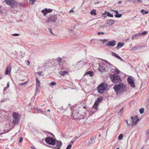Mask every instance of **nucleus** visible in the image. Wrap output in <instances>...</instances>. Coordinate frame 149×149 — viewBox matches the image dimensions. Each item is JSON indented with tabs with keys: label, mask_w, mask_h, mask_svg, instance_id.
<instances>
[{
	"label": "nucleus",
	"mask_w": 149,
	"mask_h": 149,
	"mask_svg": "<svg viewBox=\"0 0 149 149\" xmlns=\"http://www.w3.org/2000/svg\"><path fill=\"white\" fill-rule=\"evenodd\" d=\"M100 41H103V42L102 43V44H104V42H107V40L106 39H104V40H103V39H101V40H100Z\"/></svg>",
	"instance_id": "nucleus-41"
},
{
	"label": "nucleus",
	"mask_w": 149,
	"mask_h": 149,
	"mask_svg": "<svg viewBox=\"0 0 149 149\" xmlns=\"http://www.w3.org/2000/svg\"><path fill=\"white\" fill-rule=\"evenodd\" d=\"M107 86V84L105 85L103 83L100 84L97 88L98 92L100 94L103 93L106 90Z\"/></svg>",
	"instance_id": "nucleus-6"
},
{
	"label": "nucleus",
	"mask_w": 149,
	"mask_h": 149,
	"mask_svg": "<svg viewBox=\"0 0 149 149\" xmlns=\"http://www.w3.org/2000/svg\"><path fill=\"white\" fill-rule=\"evenodd\" d=\"M19 34L18 33H14L12 34V36H19Z\"/></svg>",
	"instance_id": "nucleus-44"
},
{
	"label": "nucleus",
	"mask_w": 149,
	"mask_h": 149,
	"mask_svg": "<svg viewBox=\"0 0 149 149\" xmlns=\"http://www.w3.org/2000/svg\"><path fill=\"white\" fill-rule=\"evenodd\" d=\"M131 119L132 120V126L135 125L139 121V119L138 118V116L136 115L135 117H131Z\"/></svg>",
	"instance_id": "nucleus-11"
},
{
	"label": "nucleus",
	"mask_w": 149,
	"mask_h": 149,
	"mask_svg": "<svg viewBox=\"0 0 149 149\" xmlns=\"http://www.w3.org/2000/svg\"><path fill=\"white\" fill-rule=\"evenodd\" d=\"M121 16L122 14H119L118 12L116 13V15H115V16L117 18L120 17Z\"/></svg>",
	"instance_id": "nucleus-26"
},
{
	"label": "nucleus",
	"mask_w": 149,
	"mask_h": 149,
	"mask_svg": "<svg viewBox=\"0 0 149 149\" xmlns=\"http://www.w3.org/2000/svg\"><path fill=\"white\" fill-rule=\"evenodd\" d=\"M112 56L116 57L118 59L120 60L121 61H123V60L119 56L113 52H112Z\"/></svg>",
	"instance_id": "nucleus-18"
},
{
	"label": "nucleus",
	"mask_w": 149,
	"mask_h": 149,
	"mask_svg": "<svg viewBox=\"0 0 149 149\" xmlns=\"http://www.w3.org/2000/svg\"><path fill=\"white\" fill-rule=\"evenodd\" d=\"M146 135L147 137V139H148L149 137V129L146 130Z\"/></svg>",
	"instance_id": "nucleus-31"
},
{
	"label": "nucleus",
	"mask_w": 149,
	"mask_h": 149,
	"mask_svg": "<svg viewBox=\"0 0 149 149\" xmlns=\"http://www.w3.org/2000/svg\"><path fill=\"white\" fill-rule=\"evenodd\" d=\"M80 136V135L79 136H78V137H77V136H76L75 137V139L76 138H78Z\"/></svg>",
	"instance_id": "nucleus-62"
},
{
	"label": "nucleus",
	"mask_w": 149,
	"mask_h": 149,
	"mask_svg": "<svg viewBox=\"0 0 149 149\" xmlns=\"http://www.w3.org/2000/svg\"><path fill=\"white\" fill-rule=\"evenodd\" d=\"M7 88H5L3 90V91H5L6 90V89Z\"/></svg>",
	"instance_id": "nucleus-60"
},
{
	"label": "nucleus",
	"mask_w": 149,
	"mask_h": 149,
	"mask_svg": "<svg viewBox=\"0 0 149 149\" xmlns=\"http://www.w3.org/2000/svg\"><path fill=\"white\" fill-rule=\"evenodd\" d=\"M109 78L115 84L119 83L122 81L120 77L115 74H110Z\"/></svg>",
	"instance_id": "nucleus-2"
},
{
	"label": "nucleus",
	"mask_w": 149,
	"mask_h": 149,
	"mask_svg": "<svg viewBox=\"0 0 149 149\" xmlns=\"http://www.w3.org/2000/svg\"><path fill=\"white\" fill-rule=\"evenodd\" d=\"M116 73L118 74H119L120 71L117 68H116L115 69Z\"/></svg>",
	"instance_id": "nucleus-35"
},
{
	"label": "nucleus",
	"mask_w": 149,
	"mask_h": 149,
	"mask_svg": "<svg viewBox=\"0 0 149 149\" xmlns=\"http://www.w3.org/2000/svg\"><path fill=\"white\" fill-rule=\"evenodd\" d=\"M140 36L141 33H140L135 34L132 36V40H133L135 39H137Z\"/></svg>",
	"instance_id": "nucleus-17"
},
{
	"label": "nucleus",
	"mask_w": 149,
	"mask_h": 149,
	"mask_svg": "<svg viewBox=\"0 0 149 149\" xmlns=\"http://www.w3.org/2000/svg\"><path fill=\"white\" fill-rule=\"evenodd\" d=\"M22 140H23L22 138V137H20V139L19 140V143H21L22 141Z\"/></svg>",
	"instance_id": "nucleus-48"
},
{
	"label": "nucleus",
	"mask_w": 149,
	"mask_h": 149,
	"mask_svg": "<svg viewBox=\"0 0 149 149\" xmlns=\"http://www.w3.org/2000/svg\"><path fill=\"white\" fill-rule=\"evenodd\" d=\"M123 137V135L122 134H120L118 137V139L119 140H121Z\"/></svg>",
	"instance_id": "nucleus-32"
},
{
	"label": "nucleus",
	"mask_w": 149,
	"mask_h": 149,
	"mask_svg": "<svg viewBox=\"0 0 149 149\" xmlns=\"http://www.w3.org/2000/svg\"><path fill=\"white\" fill-rule=\"evenodd\" d=\"M36 1V0H29V3L31 5H33Z\"/></svg>",
	"instance_id": "nucleus-24"
},
{
	"label": "nucleus",
	"mask_w": 149,
	"mask_h": 149,
	"mask_svg": "<svg viewBox=\"0 0 149 149\" xmlns=\"http://www.w3.org/2000/svg\"><path fill=\"white\" fill-rule=\"evenodd\" d=\"M106 65L104 63H102L99 65V68L98 69L99 70L102 72L105 71L107 67V66L110 67L111 65V64L109 63L107 61H105Z\"/></svg>",
	"instance_id": "nucleus-5"
},
{
	"label": "nucleus",
	"mask_w": 149,
	"mask_h": 149,
	"mask_svg": "<svg viewBox=\"0 0 149 149\" xmlns=\"http://www.w3.org/2000/svg\"><path fill=\"white\" fill-rule=\"evenodd\" d=\"M82 62L81 61H79L77 62V63L76 64V65H78L79 64H82Z\"/></svg>",
	"instance_id": "nucleus-45"
},
{
	"label": "nucleus",
	"mask_w": 149,
	"mask_h": 149,
	"mask_svg": "<svg viewBox=\"0 0 149 149\" xmlns=\"http://www.w3.org/2000/svg\"><path fill=\"white\" fill-rule=\"evenodd\" d=\"M45 140L46 143L49 145L54 146L56 144V140L50 136L45 138Z\"/></svg>",
	"instance_id": "nucleus-7"
},
{
	"label": "nucleus",
	"mask_w": 149,
	"mask_h": 149,
	"mask_svg": "<svg viewBox=\"0 0 149 149\" xmlns=\"http://www.w3.org/2000/svg\"><path fill=\"white\" fill-rule=\"evenodd\" d=\"M26 82H27V81L23 82V83H21L19 85H24L26 83Z\"/></svg>",
	"instance_id": "nucleus-49"
},
{
	"label": "nucleus",
	"mask_w": 149,
	"mask_h": 149,
	"mask_svg": "<svg viewBox=\"0 0 149 149\" xmlns=\"http://www.w3.org/2000/svg\"><path fill=\"white\" fill-rule=\"evenodd\" d=\"M89 74L91 77L93 76L94 75V73L93 71H90L86 72L84 74V75Z\"/></svg>",
	"instance_id": "nucleus-19"
},
{
	"label": "nucleus",
	"mask_w": 149,
	"mask_h": 149,
	"mask_svg": "<svg viewBox=\"0 0 149 149\" xmlns=\"http://www.w3.org/2000/svg\"><path fill=\"white\" fill-rule=\"evenodd\" d=\"M96 137L93 136L90 139H88L84 141V143L86 146H89L91 144H93L95 142V139Z\"/></svg>",
	"instance_id": "nucleus-8"
},
{
	"label": "nucleus",
	"mask_w": 149,
	"mask_h": 149,
	"mask_svg": "<svg viewBox=\"0 0 149 149\" xmlns=\"http://www.w3.org/2000/svg\"><path fill=\"white\" fill-rule=\"evenodd\" d=\"M142 47L141 46H139L138 47H134L132 48V50H133L134 49H140Z\"/></svg>",
	"instance_id": "nucleus-37"
},
{
	"label": "nucleus",
	"mask_w": 149,
	"mask_h": 149,
	"mask_svg": "<svg viewBox=\"0 0 149 149\" xmlns=\"http://www.w3.org/2000/svg\"><path fill=\"white\" fill-rule=\"evenodd\" d=\"M83 108H84V109H86V106H84V107H83Z\"/></svg>",
	"instance_id": "nucleus-64"
},
{
	"label": "nucleus",
	"mask_w": 149,
	"mask_h": 149,
	"mask_svg": "<svg viewBox=\"0 0 149 149\" xmlns=\"http://www.w3.org/2000/svg\"><path fill=\"white\" fill-rule=\"evenodd\" d=\"M100 34H104V33L103 32H101V33L99 32L98 33V35H100Z\"/></svg>",
	"instance_id": "nucleus-52"
},
{
	"label": "nucleus",
	"mask_w": 149,
	"mask_h": 149,
	"mask_svg": "<svg viewBox=\"0 0 149 149\" xmlns=\"http://www.w3.org/2000/svg\"><path fill=\"white\" fill-rule=\"evenodd\" d=\"M56 83L55 82L53 81L51 82L49 84V86H52L56 85Z\"/></svg>",
	"instance_id": "nucleus-34"
},
{
	"label": "nucleus",
	"mask_w": 149,
	"mask_h": 149,
	"mask_svg": "<svg viewBox=\"0 0 149 149\" xmlns=\"http://www.w3.org/2000/svg\"><path fill=\"white\" fill-rule=\"evenodd\" d=\"M148 33V32L147 31H144L142 33H141V35H146Z\"/></svg>",
	"instance_id": "nucleus-38"
},
{
	"label": "nucleus",
	"mask_w": 149,
	"mask_h": 149,
	"mask_svg": "<svg viewBox=\"0 0 149 149\" xmlns=\"http://www.w3.org/2000/svg\"><path fill=\"white\" fill-rule=\"evenodd\" d=\"M144 109L143 108H142L139 109V112L141 114H142L144 112Z\"/></svg>",
	"instance_id": "nucleus-33"
},
{
	"label": "nucleus",
	"mask_w": 149,
	"mask_h": 149,
	"mask_svg": "<svg viewBox=\"0 0 149 149\" xmlns=\"http://www.w3.org/2000/svg\"><path fill=\"white\" fill-rule=\"evenodd\" d=\"M106 14L109 17H113V15L111 14L108 11H105L103 14H102V15Z\"/></svg>",
	"instance_id": "nucleus-21"
},
{
	"label": "nucleus",
	"mask_w": 149,
	"mask_h": 149,
	"mask_svg": "<svg viewBox=\"0 0 149 149\" xmlns=\"http://www.w3.org/2000/svg\"><path fill=\"white\" fill-rule=\"evenodd\" d=\"M90 13L91 15H96V11L94 10H93L91 11Z\"/></svg>",
	"instance_id": "nucleus-28"
},
{
	"label": "nucleus",
	"mask_w": 149,
	"mask_h": 149,
	"mask_svg": "<svg viewBox=\"0 0 149 149\" xmlns=\"http://www.w3.org/2000/svg\"><path fill=\"white\" fill-rule=\"evenodd\" d=\"M46 10L47 11V13H49L51 12H52V10L50 9H47V8H46Z\"/></svg>",
	"instance_id": "nucleus-43"
},
{
	"label": "nucleus",
	"mask_w": 149,
	"mask_h": 149,
	"mask_svg": "<svg viewBox=\"0 0 149 149\" xmlns=\"http://www.w3.org/2000/svg\"><path fill=\"white\" fill-rule=\"evenodd\" d=\"M57 16L56 15L49 14L48 17L46 21L47 23H55L57 20Z\"/></svg>",
	"instance_id": "nucleus-4"
},
{
	"label": "nucleus",
	"mask_w": 149,
	"mask_h": 149,
	"mask_svg": "<svg viewBox=\"0 0 149 149\" xmlns=\"http://www.w3.org/2000/svg\"><path fill=\"white\" fill-rule=\"evenodd\" d=\"M37 73L39 76H42L43 75V74L42 73V72H37Z\"/></svg>",
	"instance_id": "nucleus-40"
},
{
	"label": "nucleus",
	"mask_w": 149,
	"mask_h": 149,
	"mask_svg": "<svg viewBox=\"0 0 149 149\" xmlns=\"http://www.w3.org/2000/svg\"><path fill=\"white\" fill-rule=\"evenodd\" d=\"M11 69L10 65L7 66L5 74L6 75H9L10 74Z\"/></svg>",
	"instance_id": "nucleus-14"
},
{
	"label": "nucleus",
	"mask_w": 149,
	"mask_h": 149,
	"mask_svg": "<svg viewBox=\"0 0 149 149\" xmlns=\"http://www.w3.org/2000/svg\"><path fill=\"white\" fill-rule=\"evenodd\" d=\"M125 122H126V123H127V126H130V124H129L128 123V121L127 120H125Z\"/></svg>",
	"instance_id": "nucleus-47"
},
{
	"label": "nucleus",
	"mask_w": 149,
	"mask_h": 149,
	"mask_svg": "<svg viewBox=\"0 0 149 149\" xmlns=\"http://www.w3.org/2000/svg\"><path fill=\"white\" fill-rule=\"evenodd\" d=\"M72 111V114H71V117H74V113H73V111Z\"/></svg>",
	"instance_id": "nucleus-53"
},
{
	"label": "nucleus",
	"mask_w": 149,
	"mask_h": 149,
	"mask_svg": "<svg viewBox=\"0 0 149 149\" xmlns=\"http://www.w3.org/2000/svg\"><path fill=\"white\" fill-rule=\"evenodd\" d=\"M49 30L51 33H52L53 34H54L53 33L52 29H51L49 28Z\"/></svg>",
	"instance_id": "nucleus-50"
},
{
	"label": "nucleus",
	"mask_w": 149,
	"mask_h": 149,
	"mask_svg": "<svg viewBox=\"0 0 149 149\" xmlns=\"http://www.w3.org/2000/svg\"><path fill=\"white\" fill-rule=\"evenodd\" d=\"M124 109V107H123L121 109L119 110V111L118 112V115H119L120 116H121L123 112V110Z\"/></svg>",
	"instance_id": "nucleus-23"
},
{
	"label": "nucleus",
	"mask_w": 149,
	"mask_h": 149,
	"mask_svg": "<svg viewBox=\"0 0 149 149\" xmlns=\"http://www.w3.org/2000/svg\"><path fill=\"white\" fill-rule=\"evenodd\" d=\"M113 12L116 13L118 12V11L117 10H114V11H113Z\"/></svg>",
	"instance_id": "nucleus-56"
},
{
	"label": "nucleus",
	"mask_w": 149,
	"mask_h": 149,
	"mask_svg": "<svg viewBox=\"0 0 149 149\" xmlns=\"http://www.w3.org/2000/svg\"><path fill=\"white\" fill-rule=\"evenodd\" d=\"M116 44V41L113 40L111 41H109L105 44V45L107 47H113L115 46Z\"/></svg>",
	"instance_id": "nucleus-12"
},
{
	"label": "nucleus",
	"mask_w": 149,
	"mask_h": 149,
	"mask_svg": "<svg viewBox=\"0 0 149 149\" xmlns=\"http://www.w3.org/2000/svg\"><path fill=\"white\" fill-rule=\"evenodd\" d=\"M27 62L29 63V64H28V65H29V61H27Z\"/></svg>",
	"instance_id": "nucleus-63"
},
{
	"label": "nucleus",
	"mask_w": 149,
	"mask_h": 149,
	"mask_svg": "<svg viewBox=\"0 0 149 149\" xmlns=\"http://www.w3.org/2000/svg\"><path fill=\"white\" fill-rule=\"evenodd\" d=\"M137 1H139L140 2H142V0H137Z\"/></svg>",
	"instance_id": "nucleus-57"
},
{
	"label": "nucleus",
	"mask_w": 149,
	"mask_h": 149,
	"mask_svg": "<svg viewBox=\"0 0 149 149\" xmlns=\"http://www.w3.org/2000/svg\"><path fill=\"white\" fill-rule=\"evenodd\" d=\"M122 1H119L118 2V3L119 4H120L122 3Z\"/></svg>",
	"instance_id": "nucleus-58"
},
{
	"label": "nucleus",
	"mask_w": 149,
	"mask_h": 149,
	"mask_svg": "<svg viewBox=\"0 0 149 149\" xmlns=\"http://www.w3.org/2000/svg\"><path fill=\"white\" fill-rule=\"evenodd\" d=\"M7 4L10 6L12 8L16 6L17 2L14 0H4Z\"/></svg>",
	"instance_id": "nucleus-9"
},
{
	"label": "nucleus",
	"mask_w": 149,
	"mask_h": 149,
	"mask_svg": "<svg viewBox=\"0 0 149 149\" xmlns=\"http://www.w3.org/2000/svg\"><path fill=\"white\" fill-rule=\"evenodd\" d=\"M36 91L38 89V87L40 86V81L38 80L37 77H36Z\"/></svg>",
	"instance_id": "nucleus-15"
},
{
	"label": "nucleus",
	"mask_w": 149,
	"mask_h": 149,
	"mask_svg": "<svg viewBox=\"0 0 149 149\" xmlns=\"http://www.w3.org/2000/svg\"><path fill=\"white\" fill-rule=\"evenodd\" d=\"M42 12L44 14V16L46 15L47 13V11L46 10V8L44 10H42Z\"/></svg>",
	"instance_id": "nucleus-29"
},
{
	"label": "nucleus",
	"mask_w": 149,
	"mask_h": 149,
	"mask_svg": "<svg viewBox=\"0 0 149 149\" xmlns=\"http://www.w3.org/2000/svg\"><path fill=\"white\" fill-rule=\"evenodd\" d=\"M9 87V82H8L7 83V87L6 88H8Z\"/></svg>",
	"instance_id": "nucleus-51"
},
{
	"label": "nucleus",
	"mask_w": 149,
	"mask_h": 149,
	"mask_svg": "<svg viewBox=\"0 0 149 149\" xmlns=\"http://www.w3.org/2000/svg\"><path fill=\"white\" fill-rule=\"evenodd\" d=\"M103 98L102 97H99L97 99L94 103L93 105V108L95 109H97V106L100 102L102 100Z\"/></svg>",
	"instance_id": "nucleus-10"
},
{
	"label": "nucleus",
	"mask_w": 149,
	"mask_h": 149,
	"mask_svg": "<svg viewBox=\"0 0 149 149\" xmlns=\"http://www.w3.org/2000/svg\"><path fill=\"white\" fill-rule=\"evenodd\" d=\"M60 149V146H58V147H57V149Z\"/></svg>",
	"instance_id": "nucleus-61"
},
{
	"label": "nucleus",
	"mask_w": 149,
	"mask_h": 149,
	"mask_svg": "<svg viewBox=\"0 0 149 149\" xmlns=\"http://www.w3.org/2000/svg\"><path fill=\"white\" fill-rule=\"evenodd\" d=\"M124 44L123 42H119L117 45V46L116 47V48L117 49H118L124 45Z\"/></svg>",
	"instance_id": "nucleus-20"
},
{
	"label": "nucleus",
	"mask_w": 149,
	"mask_h": 149,
	"mask_svg": "<svg viewBox=\"0 0 149 149\" xmlns=\"http://www.w3.org/2000/svg\"><path fill=\"white\" fill-rule=\"evenodd\" d=\"M72 147V145L70 144L67 147L66 149H70Z\"/></svg>",
	"instance_id": "nucleus-42"
},
{
	"label": "nucleus",
	"mask_w": 149,
	"mask_h": 149,
	"mask_svg": "<svg viewBox=\"0 0 149 149\" xmlns=\"http://www.w3.org/2000/svg\"><path fill=\"white\" fill-rule=\"evenodd\" d=\"M38 110L39 111H40V112L41 113L43 114H44L45 112H44V111H42L41 109H38Z\"/></svg>",
	"instance_id": "nucleus-46"
},
{
	"label": "nucleus",
	"mask_w": 149,
	"mask_h": 149,
	"mask_svg": "<svg viewBox=\"0 0 149 149\" xmlns=\"http://www.w3.org/2000/svg\"><path fill=\"white\" fill-rule=\"evenodd\" d=\"M31 148L32 149H36L35 147H34L33 146H31Z\"/></svg>",
	"instance_id": "nucleus-55"
},
{
	"label": "nucleus",
	"mask_w": 149,
	"mask_h": 149,
	"mask_svg": "<svg viewBox=\"0 0 149 149\" xmlns=\"http://www.w3.org/2000/svg\"><path fill=\"white\" fill-rule=\"evenodd\" d=\"M56 59L57 62L58 63L59 65H62V60L61 58L58 57Z\"/></svg>",
	"instance_id": "nucleus-22"
},
{
	"label": "nucleus",
	"mask_w": 149,
	"mask_h": 149,
	"mask_svg": "<svg viewBox=\"0 0 149 149\" xmlns=\"http://www.w3.org/2000/svg\"><path fill=\"white\" fill-rule=\"evenodd\" d=\"M13 123L15 125L18 124L21 118V116L18 113L15 112L13 113Z\"/></svg>",
	"instance_id": "nucleus-3"
},
{
	"label": "nucleus",
	"mask_w": 149,
	"mask_h": 149,
	"mask_svg": "<svg viewBox=\"0 0 149 149\" xmlns=\"http://www.w3.org/2000/svg\"><path fill=\"white\" fill-rule=\"evenodd\" d=\"M68 72L67 71H64L62 72L61 74L62 76H64L65 75H66L68 74Z\"/></svg>",
	"instance_id": "nucleus-25"
},
{
	"label": "nucleus",
	"mask_w": 149,
	"mask_h": 149,
	"mask_svg": "<svg viewBox=\"0 0 149 149\" xmlns=\"http://www.w3.org/2000/svg\"><path fill=\"white\" fill-rule=\"evenodd\" d=\"M104 27V25H101L100 26V27L101 28H103Z\"/></svg>",
	"instance_id": "nucleus-54"
},
{
	"label": "nucleus",
	"mask_w": 149,
	"mask_h": 149,
	"mask_svg": "<svg viewBox=\"0 0 149 149\" xmlns=\"http://www.w3.org/2000/svg\"><path fill=\"white\" fill-rule=\"evenodd\" d=\"M127 81L128 83L130 84L131 87L134 88L135 87V85L133 79L128 77L127 79Z\"/></svg>",
	"instance_id": "nucleus-13"
},
{
	"label": "nucleus",
	"mask_w": 149,
	"mask_h": 149,
	"mask_svg": "<svg viewBox=\"0 0 149 149\" xmlns=\"http://www.w3.org/2000/svg\"><path fill=\"white\" fill-rule=\"evenodd\" d=\"M57 144H56V147H58V146H60V147L62 144V142H61V141H57Z\"/></svg>",
	"instance_id": "nucleus-27"
},
{
	"label": "nucleus",
	"mask_w": 149,
	"mask_h": 149,
	"mask_svg": "<svg viewBox=\"0 0 149 149\" xmlns=\"http://www.w3.org/2000/svg\"><path fill=\"white\" fill-rule=\"evenodd\" d=\"M127 87L123 83H119V84L115 85L113 87V89L117 94L123 93L126 91Z\"/></svg>",
	"instance_id": "nucleus-1"
},
{
	"label": "nucleus",
	"mask_w": 149,
	"mask_h": 149,
	"mask_svg": "<svg viewBox=\"0 0 149 149\" xmlns=\"http://www.w3.org/2000/svg\"><path fill=\"white\" fill-rule=\"evenodd\" d=\"M48 146L50 148H53V147L52 146Z\"/></svg>",
	"instance_id": "nucleus-59"
},
{
	"label": "nucleus",
	"mask_w": 149,
	"mask_h": 149,
	"mask_svg": "<svg viewBox=\"0 0 149 149\" xmlns=\"http://www.w3.org/2000/svg\"><path fill=\"white\" fill-rule=\"evenodd\" d=\"M74 8V7L73 9H72L71 10L69 11V14H71L72 13H73V14H74V10H73V9Z\"/></svg>",
	"instance_id": "nucleus-36"
},
{
	"label": "nucleus",
	"mask_w": 149,
	"mask_h": 149,
	"mask_svg": "<svg viewBox=\"0 0 149 149\" xmlns=\"http://www.w3.org/2000/svg\"><path fill=\"white\" fill-rule=\"evenodd\" d=\"M115 22L114 20L108 19L106 23L109 26H111Z\"/></svg>",
	"instance_id": "nucleus-16"
},
{
	"label": "nucleus",
	"mask_w": 149,
	"mask_h": 149,
	"mask_svg": "<svg viewBox=\"0 0 149 149\" xmlns=\"http://www.w3.org/2000/svg\"><path fill=\"white\" fill-rule=\"evenodd\" d=\"M141 12L142 13L143 15L147 14L148 13V11H146V10H144L143 9H141Z\"/></svg>",
	"instance_id": "nucleus-30"
},
{
	"label": "nucleus",
	"mask_w": 149,
	"mask_h": 149,
	"mask_svg": "<svg viewBox=\"0 0 149 149\" xmlns=\"http://www.w3.org/2000/svg\"><path fill=\"white\" fill-rule=\"evenodd\" d=\"M19 5L20 6H21L22 7H26V4H23V5H22L21 3H19Z\"/></svg>",
	"instance_id": "nucleus-39"
}]
</instances>
